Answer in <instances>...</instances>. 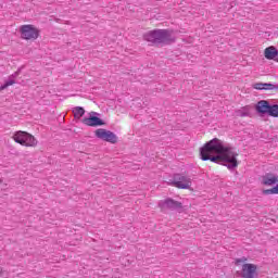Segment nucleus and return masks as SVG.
Here are the masks:
<instances>
[{
    "mask_svg": "<svg viewBox=\"0 0 278 278\" xmlns=\"http://www.w3.org/2000/svg\"><path fill=\"white\" fill-rule=\"evenodd\" d=\"M200 156L203 162H223L228 170L238 168V151L229 143H225L218 138H215L204 144L200 149Z\"/></svg>",
    "mask_w": 278,
    "mask_h": 278,
    "instance_id": "1",
    "label": "nucleus"
},
{
    "mask_svg": "<svg viewBox=\"0 0 278 278\" xmlns=\"http://www.w3.org/2000/svg\"><path fill=\"white\" fill-rule=\"evenodd\" d=\"M143 39L152 45H170L175 40L173 30L154 29L146 33Z\"/></svg>",
    "mask_w": 278,
    "mask_h": 278,
    "instance_id": "2",
    "label": "nucleus"
},
{
    "mask_svg": "<svg viewBox=\"0 0 278 278\" xmlns=\"http://www.w3.org/2000/svg\"><path fill=\"white\" fill-rule=\"evenodd\" d=\"M12 139L22 147H38V139L27 131H15Z\"/></svg>",
    "mask_w": 278,
    "mask_h": 278,
    "instance_id": "3",
    "label": "nucleus"
},
{
    "mask_svg": "<svg viewBox=\"0 0 278 278\" xmlns=\"http://www.w3.org/2000/svg\"><path fill=\"white\" fill-rule=\"evenodd\" d=\"M255 110L258 114H268L273 118H278V104L268 103L266 100H261L257 102Z\"/></svg>",
    "mask_w": 278,
    "mask_h": 278,
    "instance_id": "4",
    "label": "nucleus"
},
{
    "mask_svg": "<svg viewBox=\"0 0 278 278\" xmlns=\"http://www.w3.org/2000/svg\"><path fill=\"white\" fill-rule=\"evenodd\" d=\"M173 186H175V188H179L180 190H188L192 186V178L177 174L174 177Z\"/></svg>",
    "mask_w": 278,
    "mask_h": 278,
    "instance_id": "5",
    "label": "nucleus"
},
{
    "mask_svg": "<svg viewBox=\"0 0 278 278\" xmlns=\"http://www.w3.org/2000/svg\"><path fill=\"white\" fill-rule=\"evenodd\" d=\"M20 31L24 40H36L38 38V30L31 25L21 26Z\"/></svg>",
    "mask_w": 278,
    "mask_h": 278,
    "instance_id": "6",
    "label": "nucleus"
},
{
    "mask_svg": "<svg viewBox=\"0 0 278 278\" xmlns=\"http://www.w3.org/2000/svg\"><path fill=\"white\" fill-rule=\"evenodd\" d=\"M97 138H100V140H104L105 142H111L112 144L116 143L117 137L114 132L110 130H105L103 128H99L96 130Z\"/></svg>",
    "mask_w": 278,
    "mask_h": 278,
    "instance_id": "7",
    "label": "nucleus"
},
{
    "mask_svg": "<svg viewBox=\"0 0 278 278\" xmlns=\"http://www.w3.org/2000/svg\"><path fill=\"white\" fill-rule=\"evenodd\" d=\"M83 123L88 127H101V125H104L103 119L97 117V112L89 113V117H85Z\"/></svg>",
    "mask_w": 278,
    "mask_h": 278,
    "instance_id": "8",
    "label": "nucleus"
},
{
    "mask_svg": "<svg viewBox=\"0 0 278 278\" xmlns=\"http://www.w3.org/2000/svg\"><path fill=\"white\" fill-rule=\"evenodd\" d=\"M257 275V266L254 264L245 263L242 265L241 277L242 278H255Z\"/></svg>",
    "mask_w": 278,
    "mask_h": 278,
    "instance_id": "9",
    "label": "nucleus"
},
{
    "mask_svg": "<svg viewBox=\"0 0 278 278\" xmlns=\"http://www.w3.org/2000/svg\"><path fill=\"white\" fill-rule=\"evenodd\" d=\"M159 207H161V210H177V207H181V203L173 199H166L159 203Z\"/></svg>",
    "mask_w": 278,
    "mask_h": 278,
    "instance_id": "10",
    "label": "nucleus"
},
{
    "mask_svg": "<svg viewBox=\"0 0 278 278\" xmlns=\"http://www.w3.org/2000/svg\"><path fill=\"white\" fill-rule=\"evenodd\" d=\"M264 55L266 60H275L277 62L278 60V50L275 48V46H270L265 49Z\"/></svg>",
    "mask_w": 278,
    "mask_h": 278,
    "instance_id": "11",
    "label": "nucleus"
},
{
    "mask_svg": "<svg viewBox=\"0 0 278 278\" xmlns=\"http://www.w3.org/2000/svg\"><path fill=\"white\" fill-rule=\"evenodd\" d=\"M18 75H21L20 71L10 75L8 79L4 81V84L0 86V92L1 90H5V88H8L9 86H14V84H16V77H18Z\"/></svg>",
    "mask_w": 278,
    "mask_h": 278,
    "instance_id": "12",
    "label": "nucleus"
},
{
    "mask_svg": "<svg viewBox=\"0 0 278 278\" xmlns=\"http://www.w3.org/2000/svg\"><path fill=\"white\" fill-rule=\"evenodd\" d=\"M275 184H278V177L274 174H266L262 178V185L263 186H275Z\"/></svg>",
    "mask_w": 278,
    "mask_h": 278,
    "instance_id": "13",
    "label": "nucleus"
},
{
    "mask_svg": "<svg viewBox=\"0 0 278 278\" xmlns=\"http://www.w3.org/2000/svg\"><path fill=\"white\" fill-rule=\"evenodd\" d=\"M252 88L254 90H275L277 86L270 83H255L252 85Z\"/></svg>",
    "mask_w": 278,
    "mask_h": 278,
    "instance_id": "14",
    "label": "nucleus"
},
{
    "mask_svg": "<svg viewBox=\"0 0 278 278\" xmlns=\"http://www.w3.org/2000/svg\"><path fill=\"white\" fill-rule=\"evenodd\" d=\"M237 116H251V106H243L242 109L238 110Z\"/></svg>",
    "mask_w": 278,
    "mask_h": 278,
    "instance_id": "15",
    "label": "nucleus"
},
{
    "mask_svg": "<svg viewBox=\"0 0 278 278\" xmlns=\"http://www.w3.org/2000/svg\"><path fill=\"white\" fill-rule=\"evenodd\" d=\"M73 114H74L75 118H81V116H84V114H86V110H84V108H81V106H76L73 109Z\"/></svg>",
    "mask_w": 278,
    "mask_h": 278,
    "instance_id": "16",
    "label": "nucleus"
},
{
    "mask_svg": "<svg viewBox=\"0 0 278 278\" xmlns=\"http://www.w3.org/2000/svg\"><path fill=\"white\" fill-rule=\"evenodd\" d=\"M263 194H278V184L273 187L271 189H265L263 190Z\"/></svg>",
    "mask_w": 278,
    "mask_h": 278,
    "instance_id": "17",
    "label": "nucleus"
},
{
    "mask_svg": "<svg viewBox=\"0 0 278 278\" xmlns=\"http://www.w3.org/2000/svg\"><path fill=\"white\" fill-rule=\"evenodd\" d=\"M244 262H247V257H241V258H237L236 260V264H237V266H240V264H244Z\"/></svg>",
    "mask_w": 278,
    "mask_h": 278,
    "instance_id": "18",
    "label": "nucleus"
},
{
    "mask_svg": "<svg viewBox=\"0 0 278 278\" xmlns=\"http://www.w3.org/2000/svg\"><path fill=\"white\" fill-rule=\"evenodd\" d=\"M0 274H1V267H0Z\"/></svg>",
    "mask_w": 278,
    "mask_h": 278,
    "instance_id": "19",
    "label": "nucleus"
}]
</instances>
